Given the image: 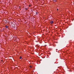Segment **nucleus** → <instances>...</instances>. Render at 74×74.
I'll list each match as a JSON object with an SVG mask.
<instances>
[{"label": "nucleus", "instance_id": "nucleus-9", "mask_svg": "<svg viewBox=\"0 0 74 74\" xmlns=\"http://www.w3.org/2000/svg\"><path fill=\"white\" fill-rule=\"evenodd\" d=\"M30 68H32V66H30Z\"/></svg>", "mask_w": 74, "mask_h": 74}, {"label": "nucleus", "instance_id": "nucleus-2", "mask_svg": "<svg viewBox=\"0 0 74 74\" xmlns=\"http://www.w3.org/2000/svg\"><path fill=\"white\" fill-rule=\"evenodd\" d=\"M53 21H51L50 22V23H51L52 24V23H53Z\"/></svg>", "mask_w": 74, "mask_h": 74}, {"label": "nucleus", "instance_id": "nucleus-3", "mask_svg": "<svg viewBox=\"0 0 74 74\" xmlns=\"http://www.w3.org/2000/svg\"><path fill=\"white\" fill-rule=\"evenodd\" d=\"M20 59H22V58L21 56H20Z\"/></svg>", "mask_w": 74, "mask_h": 74}, {"label": "nucleus", "instance_id": "nucleus-7", "mask_svg": "<svg viewBox=\"0 0 74 74\" xmlns=\"http://www.w3.org/2000/svg\"><path fill=\"white\" fill-rule=\"evenodd\" d=\"M26 10H27V8H25Z\"/></svg>", "mask_w": 74, "mask_h": 74}, {"label": "nucleus", "instance_id": "nucleus-5", "mask_svg": "<svg viewBox=\"0 0 74 74\" xmlns=\"http://www.w3.org/2000/svg\"><path fill=\"white\" fill-rule=\"evenodd\" d=\"M53 2L56 1V0H53Z\"/></svg>", "mask_w": 74, "mask_h": 74}, {"label": "nucleus", "instance_id": "nucleus-6", "mask_svg": "<svg viewBox=\"0 0 74 74\" xmlns=\"http://www.w3.org/2000/svg\"><path fill=\"white\" fill-rule=\"evenodd\" d=\"M36 15H38V12H36Z\"/></svg>", "mask_w": 74, "mask_h": 74}, {"label": "nucleus", "instance_id": "nucleus-1", "mask_svg": "<svg viewBox=\"0 0 74 74\" xmlns=\"http://www.w3.org/2000/svg\"><path fill=\"white\" fill-rule=\"evenodd\" d=\"M5 27H6V28H7H7H8V26H7L6 25L5 26Z\"/></svg>", "mask_w": 74, "mask_h": 74}, {"label": "nucleus", "instance_id": "nucleus-4", "mask_svg": "<svg viewBox=\"0 0 74 74\" xmlns=\"http://www.w3.org/2000/svg\"><path fill=\"white\" fill-rule=\"evenodd\" d=\"M5 23H7V22L6 20L5 21Z\"/></svg>", "mask_w": 74, "mask_h": 74}, {"label": "nucleus", "instance_id": "nucleus-8", "mask_svg": "<svg viewBox=\"0 0 74 74\" xmlns=\"http://www.w3.org/2000/svg\"><path fill=\"white\" fill-rule=\"evenodd\" d=\"M57 11H58V10H59V9H57Z\"/></svg>", "mask_w": 74, "mask_h": 74}, {"label": "nucleus", "instance_id": "nucleus-10", "mask_svg": "<svg viewBox=\"0 0 74 74\" xmlns=\"http://www.w3.org/2000/svg\"><path fill=\"white\" fill-rule=\"evenodd\" d=\"M29 7H30V5H29Z\"/></svg>", "mask_w": 74, "mask_h": 74}]
</instances>
